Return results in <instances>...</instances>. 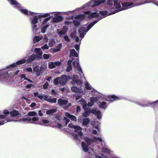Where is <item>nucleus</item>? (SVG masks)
Returning a JSON list of instances; mask_svg holds the SVG:
<instances>
[{
  "instance_id": "6e6552de",
  "label": "nucleus",
  "mask_w": 158,
  "mask_h": 158,
  "mask_svg": "<svg viewBox=\"0 0 158 158\" xmlns=\"http://www.w3.org/2000/svg\"><path fill=\"white\" fill-rule=\"evenodd\" d=\"M53 12H50L49 13H41L40 15H36V13H35V14L33 15H31L30 21L31 24H36L38 23L39 19H40V21H41V18H45L48 16H50L52 14Z\"/></svg>"
},
{
  "instance_id": "bb28decb",
  "label": "nucleus",
  "mask_w": 158,
  "mask_h": 158,
  "mask_svg": "<svg viewBox=\"0 0 158 158\" xmlns=\"http://www.w3.org/2000/svg\"><path fill=\"white\" fill-rule=\"evenodd\" d=\"M43 39L42 36H35L33 38V41L34 43L38 42Z\"/></svg>"
},
{
  "instance_id": "8fccbe9b",
  "label": "nucleus",
  "mask_w": 158,
  "mask_h": 158,
  "mask_svg": "<svg viewBox=\"0 0 158 158\" xmlns=\"http://www.w3.org/2000/svg\"><path fill=\"white\" fill-rule=\"evenodd\" d=\"M48 82H46L43 85V88L44 89H46L48 87Z\"/></svg>"
},
{
  "instance_id": "4be33fe9",
  "label": "nucleus",
  "mask_w": 158,
  "mask_h": 158,
  "mask_svg": "<svg viewBox=\"0 0 158 158\" xmlns=\"http://www.w3.org/2000/svg\"><path fill=\"white\" fill-rule=\"evenodd\" d=\"M71 89L72 91L74 92L80 93L82 94V95L84 94V92L81 89H78L76 87H71Z\"/></svg>"
},
{
  "instance_id": "c03bdc74",
  "label": "nucleus",
  "mask_w": 158,
  "mask_h": 158,
  "mask_svg": "<svg viewBox=\"0 0 158 158\" xmlns=\"http://www.w3.org/2000/svg\"><path fill=\"white\" fill-rule=\"evenodd\" d=\"M98 99L96 97H92L90 98V102L94 104L95 102H96Z\"/></svg>"
},
{
  "instance_id": "4468645a",
  "label": "nucleus",
  "mask_w": 158,
  "mask_h": 158,
  "mask_svg": "<svg viewBox=\"0 0 158 158\" xmlns=\"http://www.w3.org/2000/svg\"><path fill=\"white\" fill-rule=\"evenodd\" d=\"M58 103L60 106H64L67 104L65 108H67L70 106L71 104L70 103H68V101L67 100H64L61 99H59L58 100L57 102Z\"/></svg>"
},
{
  "instance_id": "aec40b11",
  "label": "nucleus",
  "mask_w": 158,
  "mask_h": 158,
  "mask_svg": "<svg viewBox=\"0 0 158 158\" xmlns=\"http://www.w3.org/2000/svg\"><path fill=\"white\" fill-rule=\"evenodd\" d=\"M7 67L6 69L2 71H0V76L1 77V79L2 80L3 78H4L5 77H6V78L8 77L9 78L10 77L9 75H8V73L7 74Z\"/></svg>"
},
{
  "instance_id": "774afa93",
  "label": "nucleus",
  "mask_w": 158,
  "mask_h": 158,
  "mask_svg": "<svg viewBox=\"0 0 158 158\" xmlns=\"http://www.w3.org/2000/svg\"><path fill=\"white\" fill-rule=\"evenodd\" d=\"M81 97V95L78 96H76V100H78Z\"/></svg>"
},
{
  "instance_id": "39448f33",
  "label": "nucleus",
  "mask_w": 158,
  "mask_h": 158,
  "mask_svg": "<svg viewBox=\"0 0 158 158\" xmlns=\"http://www.w3.org/2000/svg\"><path fill=\"white\" fill-rule=\"evenodd\" d=\"M10 115L11 117L9 118L7 117V118L12 119L14 120L13 121L16 122H22L28 121L29 123L33 124L35 123V122L38 121L39 119L37 117H34L32 118L31 117H27L21 118L19 120H15L13 118L17 117L19 115V113L16 110H13L10 113Z\"/></svg>"
},
{
  "instance_id": "f3484780",
  "label": "nucleus",
  "mask_w": 158,
  "mask_h": 158,
  "mask_svg": "<svg viewBox=\"0 0 158 158\" xmlns=\"http://www.w3.org/2000/svg\"><path fill=\"white\" fill-rule=\"evenodd\" d=\"M70 77L69 76L65 75H63L61 78H60V84L61 85H65L67 81L70 80Z\"/></svg>"
},
{
  "instance_id": "338daca9",
  "label": "nucleus",
  "mask_w": 158,
  "mask_h": 158,
  "mask_svg": "<svg viewBox=\"0 0 158 158\" xmlns=\"http://www.w3.org/2000/svg\"><path fill=\"white\" fill-rule=\"evenodd\" d=\"M39 115L40 116H42L43 115V114L42 113L41 110L39 111Z\"/></svg>"
},
{
  "instance_id": "a19ab883",
  "label": "nucleus",
  "mask_w": 158,
  "mask_h": 158,
  "mask_svg": "<svg viewBox=\"0 0 158 158\" xmlns=\"http://www.w3.org/2000/svg\"><path fill=\"white\" fill-rule=\"evenodd\" d=\"M90 119L89 118H85L83 120L82 125H86L89 122Z\"/></svg>"
},
{
  "instance_id": "412c9836",
  "label": "nucleus",
  "mask_w": 158,
  "mask_h": 158,
  "mask_svg": "<svg viewBox=\"0 0 158 158\" xmlns=\"http://www.w3.org/2000/svg\"><path fill=\"white\" fill-rule=\"evenodd\" d=\"M108 98L109 99H107V100L110 102H113L115 100H117L120 99V97H117L114 95H112L109 96Z\"/></svg>"
},
{
  "instance_id": "a211bd4d",
  "label": "nucleus",
  "mask_w": 158,
  "mask_h": 158,
  "mask_svg": "<svg viewBox=\"0 0 158 158\" xmlns=\"http://www.w3.org/2000/svg\"><path fill=\"white\" fill-rule=\"evenodd\" d=\"M61 64V62L59 61H56L54 62H51L48 63V68L50 69H52L56 67L59 66Z\"/></svg>"
},
{
  "instance_id": "680f3d73",
  "label": "nucleus",
  "mask_w": 158,
  "mask_h": 158,
  "mask_svg": "<svg viewBox=\"0 0 158 158\" xmlns=\"http://www.w3.org/2000/svg\"><path fill=\"white\" fill-rule=\"evenodd\" d=\"M94 105L93 103H91V102L88 103L87 104V106L89 107H91L93 105Z\"/></svg>"
},
{
  "instance_id": "c756f323",
  "label": "nucleus",
  "mask_w": 158,
  "mask_h": 158,
  "mask_svg": "<svg viewBox=\"0 0 158 158\" xmlns=\"http://www.w3.org/2000/svg\"><path fill=\"white\" fill-rule=\"evenodd\" d=\"M20 78L22 81L27 80L28 81L33 83V82L31 80L28 79L26 77V76L24 74H22L20 76Z\"/></svg>"
},
{
  "instance_id": "72a5a7b5",
  "label": "nucleus",
  "mask_w": 158,
  "mask_h": 158,
  "mask_svg": "<svg viewBox=\"0 0 158 158\" xmlns=\"http://www.w3.org/2000/svg\"><path fill=\"white\" fill-rule=\"evenodd\" d=\"M31 26L33 31L36 34V31L38 29L37 25L36 24H32Z\"/></svg>"
},
{
  "instance_id": "1a4fd4ad",
  "label": "nucleus",
  "mask_w": 158,
  "mask_h": 158,
  "mask_svg": "<svg viewBox=\"0 0 158 158\" xmlns=\"http://www.w3.org/2000/svg\"><path fill=\"white\" fill-rule=\"evenodd\" d=\"M68 127L70 128H74L75 132L77 133L78 135H73L74 139L76 140H80L83 135V133L81 131L82 128L79 126H76L71 123L69 124Z\"/></svg>"
},
{
  "instance_id": "0eeeda50",
  "label": "nucleus",
  "mask_w": 158,
  "mask_h": 158,
  "mask_svg": "<svg viewBox=\"0 0 158 158\" xmlns=\"http://www.w3.org/2000/svg\"><path fill=\"white\" fill-rule=\"evenodd\" d=\"M107 5L109 6L110 9V11L109 10H104L99 12L100 14L103 17L107 16L108 15L113 14L117 12L118 11H116L115 10V8L114 6H113V0H107Z\"/></svg>"
},
{
  "instance_id": "7c9ffc66",
  "label": "nucleus",
  "mask_w": 158,
  "mask_h": 158,
  "mask_svg": "<svg viewBox=\"0 0 158 158\" xmlns=\"http://www.w3.org/2000/svg\"><path fill=\"white\" fill-rule=\"evenodd\" d=\"M70 56H77V54L76 51L74 49H72L70 51Z\"/></svg>"
},
{
  "instance_id": "c9c22d12",
  "label": "nucleus",
  "mask_w": 158,
  "mask_h": 158,
  "mask_svg": "<svg viewBox=\"0 0 158 158\" xmlns=\"http://www.w3.org/2000/svg\"><path fill=\"white\" fill-rule=\"evenodd\" d=\"M90 90L89 93L91 95L94 96L97 94L98 92L97 91L93 88L91 89Z\"/></svg>"
},
{
  "instance_id": "79ce46f5",
  "label": "nucleus",
  "mask_w": 158,
  "mask_h": 158,
  "mask_svg": "<svg viewBox=\"0 0 158 158\" xmlns=\"http://www.w3.org/2000/svg\"><path fill=\"white\" fill-rule=\"evenodd\" d=\"M32 71V68L31 67L26 68H24L23 71L26 72H31Z\"/></svg>"
},
{
  "instance_id": "bf43d9fd",
  "label": "nucleus",
  "mask_w": 158,
  "mask_h": 158,
  "mask_svg": "<svg viewBox=\"0 0 158 158\" xmlns=\"http://www.w3.org/2000/svg\"><path fill=\"white\" fill-rule=\"evenodd\" d=\"M75 49L79 51V45L78 44H76L74 46Z\"/></svg>"
},
{
  "instance_id": "4c0bfd02",
  "label": "nucleus",
  "mask_w": 158,
  "mask_h": 158,
  "mask_svg": "<svg viewBox=\"0 0 158 158\" xmlns=\"http://www.w3.org/2000/svg\"><path fill=\"white\" fill-rule=\"evenodd\" d=\"M85 88L88 90H90L93 88L87 82H86L85 84Z\"/></svg>"
},
{
  "instance_id": "f8f14e48",
  "label": "nucleus",
  "mask_w": 158,
  "mask_h": 158,
  "mask_svg": "<svg viewBox=\"0 0 158 158\" xmlns=\"http://www.w3.org/2000/svg\"><path fill=\"white\" fill-rule=\"evenodd\" d=\"M65 115L66 117L64 118L63 120L64 122V123H65L64 125L65 126L67 125L70 121L68 118H69L71 120L75 121H77V118L75 116L70 114L68 112H66Z\"/></svg>"
},
{
  "instance_id": "052dcab7",
  "label": "nucleus",
  "mask_w": 158,
  "mask_h": 158,
  "mask_svg": "<svg viewBox=\"0 0 158 158\" xmlns=\"http://www.w3.org/2000/svg\"><path fill=\"white\" fill-rule=\"evenodd\" d=\"M56 118L57 119L59 120H61L62 118V116H58V115L56 116Z\"/></svg>"
},
{
  "instance_id": "69168bd1",
  "label": "nucleus",
  "mask_w": 158,
  "mask_h": 158,
  "mask_svg": "<svg viewBox=\"0 0 158 158\" xmlns=\"http://www.w3.org/2000/svg\"><path fill=\"white\" fill-rule=\"evenodd\" d=\"M80 110V107L79 106H77V112H79Z\"/></svg>"
},
{
  "instance_id": "b1692460",
  "label": "nucleus",
  "mask_w": 158,
  "mask_h": 158,
  "mask_svg": "<svg viewBox=\"0 0 158 158\" xmlns=\"http://www.w3.org/2000/svg\"><path fill=\"white\" fill-rule=\"evenodd\" d=\"M77 33L76 31L74 30L70 34V36L72 38H75V40L77 42L79 40V38L76 36Z\"/></svg>"
},
{
  "instance_id": "de8ad7c7",
  "label": "nucleus",
  "mask_w": 158,
  "mask_h": 158,
  "mask_svg": "<svg viewBox=\"0 0 158 158\" xmlns=\"http://www.w3.org/2000/svg\"><path fill=\"white\" fill-rule=\"evenodd\" d=\"M41 48L43 50H44L48 49L49 47L47 44H45L44 46L41 47Z\"/></svg>"
},
{
  "instance_id": "393cba45",
  "label": "nucleus",
  "mask_w": 158,
  "mask_h": 158,
  "mask_svg": "<svg viewBox=\"0 0 158 158\" xmlns=\"http://www.w3.org/2000/svg\"><path fill=\"white\" fill-rule=\"evenodd\" d=\"M15 68L13 69L12 70H7V74L8 73V75L10 77L11 76V75H13L14 74L15 75H16L18 74V73L19 72V71L18 70L16 72H10L11 71H13L14 69Z\"/></svg>"
},
{
  "instance_id": "9d476101",
  "label": "nucleus",
  "mask_w": 158,
  "mask_h": 158,
  "mask_svg": "<svg viewBox=\"0 0 158 158\" xmlns=\"http://www.w3.org/2000/svg\"><path fill=\"white\" fill-rule=\"evenodd\" d=\"M44 19L41 23V31L42 33H44L46 32L48 28L49 27L50 24L48 22L52 17V16H48Z\"/></svg>"
},
{
  "instance_id": "0e129e2a",
  "label": "nucleus",
  "mask_w": 158,
  "mask_h": 158,
  "mask_svg": "<svg viewBox=\"0 0 158 158\" xmlns=\"http://www.w3.org/2000/svg\"><path fill=\"white\" fill-rule=\"evenodd\" d=\"M34 96L35 97H37L38 98V96L40 95L39 93L38 92H35L34 93Z\"/></svg>"
},
{
  "instance_id": "a18cd8bd",
  "label": "nucleus",
  "mask_w": 158,
  "mask_h": 158,
  "mask_svg": "<svg viewBox=\"0 0 158 158\" xmlns=\"http://www.w3.org/2000/svg\"><path fill=\"white\" fill-rule=\"evenodd\" d=\"M60 77H57L55 79L54 81V83L56 85H57L59 83H60Z\"/></svg>"
},
{
  "instance_id": "864d4df0",
  "label": "nucleus",
  "mask_w": 158,
  "mask_h": 158,
  "mask_svg": "<svg viewBox=\"0 0 158 158\" xmlns=\"http://www.w3.org/2000/svg\"><path fill=\"white\" fill-rule=\"evenodd\" d=\"M3 113L5 115L8 114H10L9 112L7 110H5L3 111Z\"/></svg>"
},
{
  "instance_id": "f704fd0d",
  "label": "nucleus",
  "mask_w": 158,
  "mask_h": 158,
  "mask_svg": "<svg viewBox=\"0 0 158 158\" xmlns=\"http://www.w3.org/2000/svg\"><path fill=\"white\" fill-rule=\"evenodd\" d=\"M38 98L42 100L46 101L47 99V96L44 94L40 95L38 96Z\"/></svg>"
},
{
  "instance_id": "3c124183",
  "label": "nucleus",
  "mask_w": 158,
  "mask_h": 158,
  "mask_svg": "<svg viewBox=\"0 0 158 158\" xmlns=\"http://www.w3.org/2000/svg\"><path fill=\"white\" fill-rule=\"evenodd\" d=\"M42 121L43 122V123L45 124L47 123H48L49 122V121L48 120L44 119L42 120Z\"/></svg>"
},
{
  "instance_id": "c85d7f7f",
  "label": "nucleus",
  "mask_w": 158,
  "mask_h": 158,
  "mask_svg": "<svg viewBox=\"0 0 158 158\" xmlns=\"http://www.w3.org/2000/svg\"><path fill=\"white\" fill-rule=\"evenodd\" d=\"M39 70V67L38 66H35L34 68L33 71L35 73L37 76H39L40 75Z\"/></svg>"
},
{
  "instance_id": "4d7b16f0",
  "label": "nucleus",
  "mask_w": 158,
  "mask_h": 158,
  "mask_svg": "<svg viewBox=\"0 0 158 158\" xmlns=\"http://www.w3.org/2000/svg\"><path fill=\"white\" fill-rule=\"evenodd\" d=\"M33 86H34V85H32L31 84H28V85H27L26 86V87L27 88H31L32 87H33Z\"/></svg>"
},
{
  "instance_id": "423d86ee",
  "label": "nucleus",
  "mask_w": 158,
  "mask_h": 158,
  "mask_svg": "<svg viewBox=\"0 0 158 158\" xmlns=\"http://www.w3.org/2000/svg\"><path fill=\"white\" fill-rule=\"evenodd\" d=\"M12 5L14 6L15 8L18 9L20 12L26 15H33L35 14V13L28 10L26 9L22 8V5L19 3L15 0H7Z\"/></svg>"
},
{
  "instance_id": "473e14b6",
  "label": "nucleus",
  "mask_w": 158,
  "mask_h": 158,
  "mask_svg": "<svg viewBox=\"0 0 158 158\" xmlns=\"http://www.w3.org/2000/svg\"><path fill=\"white\" fill-rule=\"evenodd\" d=\"M35 52L37 55L39 56H41L43 54L40 48H35Z\"/></svg>"
},
{
  "instance_id": "9b49d317",
  "label": "nucleus",
  "mask_w": 158,
  "mask_h": 158,
  "mask_svg": "<svg viewBox=\"0 0 158 158\" xmlns=\"http://www.w3.org/2000/svg\"><path fill=\"white\" fill-rule=\"evenodd\" d=\"M106 0H100L99 1H96V0H92L88 3L86 4V5H83L81 9L85 8L86 6H97L105 2Z\"/></svg>"
},
{
  "instance_id": "2f4dec72",
  "label": "nucleus",
  "mask_w": 158,
  "mask_h": 158,
  "mask_svg": "<svg viewBox=\"0 0 158 158\" xmlns=\"http://www.w3.org/2000/svg\"><path fill=\"white\" fill-rule=\"evenodd\" d=\"M36 56L35 55H32L28 59L27 58L28 62H31L33 61L35 58Z\"/></svg>"
},
{
  "instance_id": "f03ea898",
  "label": "nucleus",
  "mask_w": 158,
  "mask_h": 158,
  "mask_svg": "<svg viewBox=\"0 0 158 158\" xmlns=\"http://www.w3.org/2000/svg\"><path fill=\"white\" fill-rule=\"evenodd\" d=\"M134 1V0H133L134 2H123L122 3V6L121 7L120 3V2L118 1V0H114V7L115 9H118V10H116L118 11V12L121 10L129 9L134 6H139L146 3L151 2H152L158 6V2L156 0H147L146 1H143L139 2H135Z\"/></svg>"
},
{
  "instance_id": "13d9d810",
  "label": "nucleus",
  "mask_w": 158,
  "mask_h": 158,
  "mask_svg": "<svg viewBox=\"0 0 158 158\" xmlns=\"http://www.w3.org/2000/svg\"><path fill=\"white\" fill-rule=\"evenodd\" d=\"M36 105V104L35 103H32L30 106V107L33 108Z\"/></svg>"
},
{
  "instance_id": "58836bf2",
  "label": "nucleus",
  "mask_w": 158,
  "mask_h": 158,
  "mask_svg": "<svg viewBox=\"0 0 158 158\" xmlns=\"http://www.w3.org/2000/svg\"><path fill=\"white\" fill-rule=\"evenodd\" d=\"M27 115L30 116H37V114L35 111H31L28 112Z\"/></svg>"
},
{
  "instance_id": "cd10ccee",
  "label": "nucleus",
  "mask_w": 158,
  "mask_h": 158,
  "mask_svg": "<svg viewBox=\"0 0 158 158\" xmlns=\"http://www.w3.org/2000/svg\"><path fill=\"white\" fill-rule=\"evenodd\" d=\"M72 60H69L68 62V67L66 69V71L67 72H69L72 69V67L71 65Z\"/></svg>"
},
{
  "instance_id": "f257e3e1",
  "label": "nucleus",
  "mask_w": 158,
  "mask_h": 158,
  "mask_svg": "<svg viewBox=\"0 0 158 158\" xmlns=\"http://www.w3.org/2000/svg\"><path fill=\"white\" fill-rule=\"evenodd\" d=\"M89 11H85L83 14L80 15L75 17L76 20L73 22L74 25L76 26H77L80 24L79 21H82L84 19H91L92 18L97 17L98 19L97 20L92 22L89 24L88 26L85 25L84 27H81L79 30V33L80 34V36L81 38H83L86 33L97 22L102 19V18L99 16V14L96 12H94L89 14Z\"/></svg>"
},
{
  "instance_id": "6ab92c4d",
  "label": "nucleus",
  "mask_w": 158,
  "mask_h": 158,
  "mask_svg": "<svg viewBox=\"0 0 158 158\" xmlns=\"http://www.w3.org/2000/svg\"><path fill=\"white\" fill-rule=\"evenodd\" d=\"M67 31V27L66 26H64L61 30L57 29V33L59 35L60 37H61L62 35H64Z\"/></svg>"
},
{
  "instance_id": "37998d69",
  "label": "nucleus",
  "mask_w": 158,
  "mask_h": 158,
  "mask_svg": "<svg viewBox=\"0 0 158 158\" xmlns=\"http://www.w3.org/2000/svg\"><path fill=\"white\" fill-rule=\"evenodd\" d=\"M6 77H4V78H3L2 79V81L3 82H5V81H7L6 83H8V84L10 83V82L9 83V81L10 80V77H9V78L7 77V78H6Z\"/></svg>"
},
{
  "instance_id": "5fc2aeb1",
  "label": "nucleus",
  "mask_w": 158,
  "mask_h": 158,
  "mask_svg": "<svg viewBox=\"0 0 158 158\" xmlns=\"http://www.w3.org/2000/svg\"><path fill=\"white\" fill-rule=\"evenodd\" d=\"M56 127L59 128H61L62 127V125L61 124L57 123L56 126Z\"/></svg>"
},
{
  "instance_id": "6e6d98bb",
  "label": "nucleus",
  "mask_w": 158,
  "mask_h": 158,
  "mask_svg": "<svg viewBox=\"0 0 158 158\" xmlns=\"http://www.w3.org/2000/svg\"><path fill=\"white\" fill-rule=\"evenodd\" d=\"M39 71L40 72V74L42 73L44 71V68L42 67H39Z\"/></svg>"
},
{
  "instance_id": "a878e982",
  "label": "nucleus",
  "mask_w": 158,
  "mask_h": 158,
  "mask_svg": "<svg viewBox=\"0 0 158 158\" xmlns=\"http://www.w3.org/2000/svg\"><path fill=\"white\" fill-rule=\"evenodd\" d=\"M46 101L51 103H56V99L54 98H51L47 96V98Z\"/></svg>"
},
{
  "instance_id": "5701e85b",
  "label": "nucleus",
  "mask_w": 158,
  "mask_h": 158,
  "mask_svg": "<svg viewBox=\"0 0 158 158\" xmlns=\"http://www.w3.org/2000/svg\"><path fill=\"white\" fill-rule=\"evenodd\" d=\"M98 104L99 105V107L104 110L105 109L107 106V104L104 102H100L98 103Z\"/></svg>"
},
{
  "instance_id": "ea45409f",
  "label": "nucleus",
  "mask_w": 158,
  "mask_h": 158,
  "mask_svg": "<svg viewBox=\"0 0 158 158\" xmlns=\"http://www.w3.org/2000/svg\"><path fill=\"white\" fill-rule=\"evenodd\" d=\"M57 111V110L56 109H52L50 110H47L46 111V113L48 114H51L54 112Z\"/></svg>"
},
{
  "instance_id": "ddd939ff",
  "label": "nucleus",
  "mask_w": 158,
  "mask_h": 158,
  "mask_svg": "<svg viewBox=\"0 0 158 158\" xmlns=\"http://www.w3.org/2000/svg\"><path fill=\"white\" fill-rule=\"evenodd\" d=\"M27 60V58H25L23 59L20 60H19L17 61L16 62L14 63L11 64L10 66L7 67V69L8 70H11L12 69H13L14 68H15V67L17 65L23 64L25 63Z\"/></svg>"
},
{
  "instance_id": "e2e57ef3",
  "label": "nucleus",
  "mask_w": 158,
  "mask_h": 158,
  "mask_svg": "<svg viewBox=\"0 0 158 158\" xmlns=\"http://www.w3.org/2000/svg\"><path fill=\"white\" fill-rule=\"evenodd\" d=\"M56 92L55 90L52 89L51 91V94L53 95H56Z\"/></svg>"
},
{
  "instance_id": "2eb2a0df",
  "label": "nucleus",
  "mask_w": 158,
  "mask_h": 158,
  "mask_svg": "<svg viewBox=\"0 0 158 158\" xmlns=\"http://www.w3.org/2000/svg\"><path fill=\"white\" fill-rule=\"evenodd\" d=\"M53 12V13H54V12ZM60 12H59L55 13L54 14V16L55 17L53 18L52 19V21L53 22L57 23L62 20V17L60 15ZM53 14L51 15L50 16H51V15H52Z\"/></svg>"
},
{
  "instance_id": "09e8293b",
  "label": "nucleus",
  "mask_w": 158,
  "mask_h": 158,
  "mask_svg": "<svg viewBox=\"0 0 158 158\" xmlns=\"http://www.w3.org/2000/svg\"><path fill=\"white\" fill-rule=\"evenodd\" d=\"M64 40L67 42H69L70 41V39L67 36H64Z\"/></svg>"
},
{
  "instance_id": "dca6fc26",
  "label": "nucleus",
  "mask_w": 158,
  "mask_h": 158,
  "mask_svg": "<svg viewBox=\"0 0 158 158\" xmlns=\"http://www.w3.org/2000/svg\"><path fill=\"white\" fill-rule=\"evenodd\" d=\"M0 125H2L8 122H11L14 121L12 119L7 118L6 115H0Z\"/></svg>"
},
{
  "instance_id": "603ef678",
  "label": "nucleus",
  "mask_w": 158,
  "mask_h": 158,
  "mask_svg": "<svg viewBox=\"0 0 158 158\" xmlns=\"http://www.w3.org/2000/svg\"><path fill=\"white\" fill-rule=\"evenodd\" d=\"M48 36L47 35H45L44 36V40L46 42H48V39L47 38Z\"/></svg>"
},
{
  "instance_id": "49530a36",
  "label": "nucleus",
  "mask_w": 158,
  "mask_h": 158,
  "mask_svg": "<svg viewBox=\"0 0 158 158\" xmlns=\"http://www.w3.org/2000/svg\"><path fill=\"white\" fill-rule=\"evenodd\" d=\"M51 56V54H44L43 55L44 58L45 59H47Z\"/></svg>"
},
{
  "instance_id": "20e7f679",
  "label": "nucleus",
  "mask_w": 158,
  "mask_h": 158,
  "mask_svg": "<svg viewBox=\"0 0 158 158\" xmlns=\"http://www.w3.org/2000/svg\"><path fill=\"white\" fill-rule=\"evenodd\" d=\"M78 102H80L82 106L84 109L85 110V112L83 113L82 115L84 117H87L89 114L91 113L96 115L98 119H101L102 118V113L100 111L97 110L96 109H91L87 107L86 102V101L82 99L81 101H79Z\"/></svg>"
},
{
  "instance_id": "e433bc0d",
  "label": "nucleus",
  "mask_w": 158,
  "mask_h": 158,
  "mask_svg": "<svg viewBox=\"0 0 158 158\" xmlns=\"http://www.w3.org/2000/svg\"><path fill=\"white\" fill-rule=\"evenodd\" d=\"M55 40L53 39H52L49 41L48 45L50 47H52L55 44Z\"/></svg>"
},
{
  "instance_id": "7ed1b4c3",
  "label": "nucleus",
  "mask_w": 158,
  "mask_h": 158,
  "mask_svg": "<svg viewBox=\"0 0 158 158\" xmlns=\"http://www.w3.org/2000/svg\"><path fill=\"white\" fill-rule=\"evenodd\" d=\"M77 64L76 66L75 62L74 61L73 63V65L76 68L75 71L77 73L79 74L80 78L81 79H80L79 77L77 75H74L73 78V81L72 84L80 85L82 84V81L85 80V78L84 77V74L81 67L79 64L78 60L77 61Z\"/></svg>"
}]
</instances>
